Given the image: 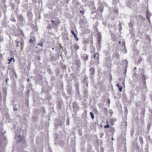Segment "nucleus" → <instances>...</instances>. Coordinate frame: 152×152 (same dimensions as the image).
<instances>
[{
    "instance_id": "f257e3e1",
    "label": "nucleus",
    "mask_w": 152,
    "mask_h": 152,
    "mask_svg": "<svg viewBox=\"0 0 152 152\" xmlns=\"http://www.w3.org/2000/svg\"><path fill=\"white\" fill-rule=\"evenodd\" d=\"M18 140L17 142V143H19L20 142V143H21L22 144L21 145V146L22 147L24 148L25 147V142L24 140H23L20 135H18Z\"/></svg>"
},
{
    "instance_id": "f03ea898",
    "label": "nucleus",
    "mask_w": 152,
    "mask_h": 152,
    "mask_svg": "<svg viewBox=\"0 0 152 152\" xmlns=\"http://www.w3.org/2000/svg\"><path fill=\"white\" fill-rule=\"evenodd\" d=\"M51 22L53 25H54L56 26H58L59 23H61L59 20L58 19L57 20L54 22V21L53 20L51 21Z\"/></svg>"
},
{
    "instance_id": "7ed1b4c3",
    "label": "nucleus",
    "mask_w": 152,
    "mask_h": 152,
    "mask_svg": "<svg viewBox=\"0 0 152 152\" xmlns=\"http://www.w3.org/2000/svg\"><path fill=\"white\" fill-rule=\"evenodd\" d=\"M90 73L92 75H93L94 74L95 69L93 68H91L90 69Z\"/></svg>"
},
{
    "instance_id": "20e7f679",
    "label": "nucleus",
    "mask_w": 152,
    "mask_h": 152,
    "mask_svg": "<svg viewBox=\"0 0 152 152\" xmlns=\"http://www.w3.org/2000/svg\"><path fill=\"white\" fill-rule=\"evenodd\" d=\"M151 15V13L149 12L148 11H147L146 12L147 18L149 21H150V18Z\"/></svg>"
},
{
    "instance_id": "39448f33",
    "label": "nucleus",
    "mask_w": 152,
    "mask_h": 152,
    "mask_svg": "<svg viewBox=\"0 0 152 152\" xmlns=\"http://www.w3.org/2000/svg\"><path fill=\"white\" fill-rule=\"evenodd\" d=\"M83 60L85 61H86L88 60V56L87 54H84L83 55Z\"/></svg>"
},
{
    "instance_id": "423d86ee",
    "label": "nucleus",
    "mask_w": 152,
    "mask_h": 152,
    "mask_svg": "<svg viewBox=\"0 0 152 152\" xmlns=\"http://www.w3.org/2000/svg\"><path fill=\"white\" fill-rule=\"evenodd\" d=\"M73 48L75 50H77L79 49V46L77 44H75L73 45Z\"/></svg>"
},
{
    "instance_id": "0eeeda50",
    "label": "nucleus",
    "mask_w": 152,
    "mask_h": 152,
    "mask_svg": "<svg viewBox=\"0 0 152 152\" xmlns=\"http://www.w3.org/2000/svg\"><path fill=\"white\" fill-rule=\"evenodd\" d=\"M18 18L20 22H22L23 20V17L21 14H20L18 16Z\"/></svg>"
},
{
    "instance_id": "6e6552de",
    "label": "nucleus",
    "mask_w": 152,
    "mask_h": 152,
    "mask_svg": "<svg viewBox=\"0 0 152 152\" xmlns=\"http://www.w3.org/2000/svg\"><path fill=\"white\" fill-rule=\"evenodd\" d=\"M117 87L119 88V91L121 92L122 91V87L121 86L119 83H118L116 85Z\"/></svg>"
},
{
    "instance_id": "1a4fd4ad",
    "label": "nucleus",
    "mask_w": 152,
    "mask_h": 152,
    "mask_svg": "<svg viewBox=\"0 0 152 152\" xmlns=\"http://www.w3.org/2000/svg\"><path fill=\"white\" fill-rule=\"evenodd\" d=\"M99 53H96L94 56V58H96L98 61L99 59Z\"/></svg>"
},
{
    "instance_id": "9d476101",
    "label": "nucleus",
    "mask_w": 152,
    "mask_h": 152,
    "mask_svg": "<svg viewBox=\"0 0 152 152\" xmlns=\"http://www.w3.org/2000/svg\"><path fill=\"white\" fill-rule=\"evenodd\" d=\"M140 141V143L142 144L143 145L144 143V142L143 141V139L142 137L140 136L139 138Z\"/></svg>"
},
{
    "instance_id": "9b49d317",
    "label": "nucleus",
    "mask_w": 152,
    "mask_h": 152,
    "mask_svg": "<svg viewBox=\"0 0 152 152\" xmlns=\"http://www.w3.org/2000/svg\"><path fill=\"white\" fill-rule=\"evenodd\" d=\"M110 132L114 133L115 132V129L114 128L112 127L110 128Z\"/></svg>"
},
{
    "instance_id": "f8f14e48",
    "label": "nucleus",
    "mask_w": 152,
    "mask_h": 152,
    "mask_svg": "<svg viewBox=\"0 0 152 152\" xmlns=\"http://www.w3.org/2000/svg\"><path fill=\"white\" fill-rule=\"evenodd\" d=\"M88 39H85L83 41V42L85 44H87L88 43Z\"/></svg>"
},
{
    "instance_id": "ddd939ff",
    "label": "nucleus",
    "mask_w": 152,
    "mask_h": 152,
    "mask_svg": "<svg viewBox=\"0 0 152 152\" xmlns=\"http://www.w3.org/2000/svg\"><path fill=\"white\" fill-rule=\"evenodd\" d=\"M90 114L91 115V118L92 119H94V115L93 114L92 112H90Z\"/></svg>"
},
{
    "instance_id": "4468645a",
    "label": "nucleus",
    "mask_w": 152,
    "mask_h": 152,
    "mask_svg": "<svg viewBox=\"0 0 152 152\" xmlns=\"http://www.w3.org/2000/svg\"><path fill=\"white\" fill-rule=\"evenodd\" d=\"M11 20L12 22H15L16 21V20L15 18L14 17H12L11 18Z\"/></svg>"
},
{
    "instance_id": "2eb2a0df",
    "label": "nucleus",
    "mask_w": 152,
    "mask_h": 152,
    "mask_svg": "<svg viewBox=\"0 0 152 152\" xmlns=\"http://www.w3.org/2000/svg\"><path fill=\"white\" fill-rule=\"evenodd\" d=\"M74 37L76 39V40L77 41H78V39H78V38L77 37V35L76 34H75L74 36Z\"/></svg>"
},
{
    "instance_id": "dca6fc26",
    "label": "nucleus",
    "mask_w": 152,
    "mask_h": 152,
    "mask_svg": "<svg viewBox=\"0 0 152 152\" xmlns=\"http://www.w3.org/2000/svg\"><path fill=\"white\" fill-rule=\"evenodd\" d=\"M29 42L30 43H33L34 42V40L32 39L31 38L30 39Z\"/></svg>"
},
{
    "instance_id": "f3484780",
    "label": "nucleus",
    "mask_w": 152,
    "mask_h": 152,
    "mask_svg": "<svg viewBox=\"0 0 152 152\" xmlns=\"http://www.w3.org/2000/svg\"><path fill=\"white\" fill-rule=\"evenodd\" d=\"M20 0H15V2L17 4H18L20 3Z\"/></svg>"
},
{
    "instance_id": "a211bd4d",
    "label": "nucleus",
    "mask_w": 152,
    "mask_h": 152,
    "mask_svg": "<svg viewBox=\"0 0 152 152\" xmlns=\"http://www.w3.org/2000/svg\"><path fill=\"white\" fill-rule=\"evenodd\" d=\"M15 42H16V43H17V45H16V46L17 47H18L19 46L18 44L19 43V41L16 40Z\"/></svg>"
},
{
    "instance_id": "6ab92c4d",
    "label": "nucleus",
    "mask_w": 152,
    "mask_h": 152,
    "mask_svg": "<svg viewBox=\"0 0 152 152\" xmlns=\"http://www.w3.org/2000/svg\"><path fill=\"white\" fill-rule=\"evenodd\" d=\"M14 58H10L9 59V62L8 63V64H10L12 60V59H14Z\"/></svg>"
},
{
    "instance_id": "aec40b11",
    "label": "nucleus",
    "mask_w": 152,
    "mask_h": 152,
    "mask_svg": "<svg viewBox=\"0 0 152 152\" xmlns=\"http://www.w3.org/2000/svg\"><path fill=\"white\" fill-rule=\"evenodd\" d=\"M109 127H110V126H109V125L108 124H107V125L106 126H104V128H109Z\"/></svg>"
},
{
    "instance_id": "412c9836",
    "label": "nucleus",
    "mask_w": 152,
    "mask_h": 152,
    "mask_svg": "<svg viewBox=\"0 0 152 152\" xmlns=\"http://www.w3.org/2000/svg\"><path fill=\"white\" fill-rule=\"evenodd\" d=\"M103 110H104V111L106 112H107L108 111L107 108H105V107L104 108Z\"/></svg>"
},
{
    "instance_id": "4be33fe9",
    "label": "nucleus",
    "mask_w": 152,
    "mask_h": 152,
    "mask_svg": "<svg viewBox=\"0 0 152 152\" xmlns=\"http://www.w3.org/2000/svg\"><path fill=\"white\" fill-rule=\"evenodd\" d=\"M71 33L74 36L75 34L73 31L72 30L71 31Z\"/></svg>"
},
{
    "instance_id": "5701e85b",
    "label": "nucleus",
    "mask_w": 152,
    "mask_h": 152,
    "mask_svg": "<svg viewBox=\"0 0 152 152\" xmlns=\"http://www.w3.org/2000/svg\"><path fill=\"white\" fill-rule=\"evenodd\" d=\"M80 12L82 14V15H83L84 13V12L83 11L80 10Z\"/></svg>"
},
{
    "instance_id": "b1692460",
    "label": "nucleus",
    "mask_w": 152,
    "mask_h": 152,
    "mask_svg": "<svg viewBox=\"0 0 152 152\" xmlns=\"http://www.w3.org/2000/svg\"><path fill=\"white\" fill-rule=\"evenodd\" d=\"M14 75L15 78H17V75L16 74L15 72L14 74Z\"/></svg>"
},
{
    "instance_id": "393cba45",
    "label": "nucleus",
    "mask_w": 152,
    "mask_h": 152,
    "mask_svg": "<svg viewBox=\"0 0 152 152\" xmlns=\"http://www.w3.org/2000/svg\"><path fill=\"white\" fill-rule=\"evenodd\" d=\"M107 102L108 104H110V100L109 99H108L107 100Z\"/></svg>"
},
{
    "instance_id": "a878e982",
    "label": "nucleus",
    "mask_w": 152,
    "mask_h": 152,
    "mask_svg": "<svg viewBox=\"0 0 152 152\" xmlns=\"http://www.w3.org/2000/svg\"><path fill=\"white\" fill-rule=\"evenodd\" d=\"M18 110V109L17 108H15L14 107V110L15 111Z\"/></svg>"
},
{
    "instance_id": "bb28decb",
    "label": "nucleus",
    "mask_w": 152,
    "mask_h": 152,
    "mask_svg": "<svg viewBox=\"0 0 152 152\" xmlns=\"http://www.w3.org/2000/svg\"><path fill=\"white\" fill-rule=\"evenodd\" d=\"M23 41H21L20 42V45H23Z\"/></svg>"
},
{
    "instance_id": "cd10ccee",
    "label": "nucleus",
    "mask_w": 152,
    "mask_h": 152,
    "mask_svg": "<svg viewBox=\"0 0 152 152\" xmlns=\"http://www.w3.org/2000/svg\"><path fill=\"white\" fill-rule=\"evenodd\" d=\"M9 79L8 78H7L6 79V83H7L8 81L9 80Z\"/></svg>"
},
{
    "instance_id": "c85d7f7f",
    "label": "nucleus",
    "mask_w": 152,
    "mask_h": 152,
    "mask_svg": "<svg viewBox=\"0 0 152 152\" xmlns=\"http://www.w3.org/2000/svg\"><path fill=\"white\" fill-rule=\"evenodd\" d=\"M2 97L0 96V103L1 102Z\"/></svg>"
},
{
    "instance_id": "c756f323",
    "label": "nucleus",
    "mask_w": 152,
    "mask_h": 152,
    "mask_svg": "<svg viewBox=\"0 0 152 152\" xmlns=\"http://www.w3.org/2000/svg\"><path fill=\"white\" fill-rule=\"evenodd\" d=\"M30 64H29V65H28V67H27V69L28 70H29V67H30Z\"/></svg>"
},
{
    "instance_id": "7c9ffc66",
    "label": "nucleus",
    "mask_w": 152,
    "mask_h": 152,
    "mask_svg": "<svg viewBox=\"0 0 152 152\" xmlns=\"http://www.w3.org/2000/svg\"><path fill=\"white\" fill-rule=\"evenodd\" d=\"M110 124L112 125H113L114 124V122L113 121H111L110 122Z\"/></svg>"
},
{
    "instance_id": "2f4dec72",
    "label": "nucleus",
    "mask_w": 152,
    "mask_h": 152,
    "mask_svg": "<svg viewBox=\"0 0 152 152\" xmlns=\"http://www.w3.org/2000/svg\"><path fill=\"white\" fill-rule=\"evenodd\" d=\"M133 24L132 23H130V24H129V26L130 27H132V26Z\"/></svg>"
},
{
    "instance_id": "473e14b6",
    "label": "nucleus",
    "mask_w": 152,
    "mask_h": 152,
    "mask_svg": "<svg viewBox=\"0 0 152 152\" xmlns=\"http://www.w3.org/2000/svg\"><path fill=\"white\" fill-rule=\"evenodd\" d=\"M39 45L41 46H43V44L41 43H39Z\"/></svg>"
},
{
    "instance_id": "72a5a7b5",
    "label": "nucleus",
    "mask_w": 152,
    "mask_h": 152,
    "mask_svg": "<svg viewBox=\"0 0 152 152\" xmlns=\"http://www.w3.org/2000/svg\"><path fill=\"white\" fill-rule=\"evenodd\" d=\"M27 93H29V92H30V90H27Z\"/></svg>"
},
{
    "instance_id": "f704fd0d",
    "label": "nucleus",
    "mask_w": 152,
    "mask_h": 152,
    "mask_svg": "<svg viewBox=\"0 0 152 152\" xmlns=\"http://www.w3.org/2000/svg\"><path fill=\"white\" fill-rule=\"evenodd\" d=\"M26 94L27 96H28L29 95V93H27V92H26Z\"/></svg>"
},
{
    "instance_id": "c9c22d12",
    "label": "nucleus",
    "mask_w": 152,
    "mask_h": 152,
    "mask_svg": "<svg viewBox=\"0 0 152 152\" xmlns=\"http://www.w3.org/2000/svg\"><path fill=\"white\" fill-rule=\"evenodd\" d=\"M20 32H21V33L22 34H23V31L22 30Z\"/></svg>"
},
{
    "instance_id": "e433bc0d",
    "label": "nucleus",
    "mask_w": 152,
    "mask_h": 152,
    "mask_svg": "<svg viewBox=\"0 0 152 152\" xmlns=\"http://www.w3.org/2000/svg\"><path fill=\"white\" fill-rule=\"evenodd\" d=\"M127 61H126V69L127 68Z\"/></svg>"
},
{
    "instance_id": "4c0bfd02",
    "label": "nucleus",
    "mask_w": 152,
    "mask_h": 152,
    "mask_svg": "<svg viewBox=\"0 0 152 152\" xmlns=\"http://www.w3.org/2000/svg\"><path fill=\"white\" fill-rule=\"evenodd\" d=\"M106 123L107 124H108V120H107V121H106Z\"/></svg>"
},
{
    "instance_id": "58836bf2",
    "label": "nucleus",
    "mask_w": 152,
    "mask_h": 152,
    "mask_svg": "<svg viewBox=\"0 0 152 152\" xmlns=\"http://www.w3.org/2000/svg\"><path fill=\"white\" fill-rule=\"evenodd\" d=\"M3 41V39H0V42H1V41Z\"/></svg>"
},
{
    "instance_id": "ea45409f",
    "label": "nucleus",
    "mask_w": 152,
    "mask_h": 152,
    "mask_svg": "<svg viewBox=\"0 0 152 152\" xmlns=\"http://www.w3.org/2000/svg\"><path fill=\"white\" fill-rule=\"evenodd\" d=\"M5 100H6V98H4V99H3V100H4V101H5Z\"/></svg>"
},
{
    "instance_id": "a19ab883",
    "label": "nucleus",
    "mask_w": 152,
    "mask_h": 152,
    "mask_svg": "<svg viewBox=\"0 0 152 152\" xmlns=\"http://www.w3.org/2000/svg\"><path fill=\"white\" fill-rule=\"evenodd\" d=\"M0 96H1V91H0Z\"/></svg>"
},
{
    "instance_id": "79ce46f5",
    "label": "nucleus",
    "mask_w": 152,
    "mask_h": 152,
    "mask_svg": "<svg viewBox=\"0 0 152 152\" xmlns=\"http://www.w3.org/2000/svg\"><path fill=\"white\" fill-rule=\"evenodd\" d=\"M111 139H112V140H114V139L113 137H112L111 138Z\"/></svg>"
},
{
    "instance_id": "37998d69",
    "label": "nucleus",
    "mask_w": 152,
    "mask_h": 152,
    "mask_svg": "<svg viewBox=\"0 0 152 152\" xmlns=\"http://www.w3.org/2000/svg\"><path fill=\"white\" fill-rule=\"evenodd\" d=\"M29 79H27V81L28 82V81H29Z\"/></svg>"
},
{
    "instance_id": "c03bdc74",
    "label": "nucleus",
    "mask_w": 152,
    "mask_h": 152,
    "mask_svg": "<svg viewBox=\"0 0 152 152\" xmlns=\"http://www.w3.org/2000/svg\"><path fill=\"white\" fill-rule=\"evenodd\" d=\"M145 152H148V151H145Z\"/></svg>"
},
{
    "instance_id": "a18cd8bd",
    "label": "nucleus",
    "mask_w": 152,
    "mask_h": 152,
    "mask_svg": "<svg viewBox=\"0 0 152 152\" xmlns=\"http://www.w3.org/2000/svg\"><path fill=\"white\" fill-rule=\"evenodd\" d=\"M1 14L0 13V17H1Z\"/></svg>"
},
{
    "instance_id": "49530a36",
    "label": "nucleus",
    "mask_w": 152,
    "mask_h": 152,
    "mask_svg": "<svg viewBox=\"0 0 152 152\" xmlns=\"http://www.w3.org/2000/svg\"><path fill=\"white\" fill-rule=\"evenodd\" d=\"M4 139H5V140L6 139V137L4 138Z\"/></svg>"
},
{
    "instance_id": "de8ad7c7",
    "label": "nucleus",
    "mask_w": 152,
    "mask_h": 152,
    "mask_svg": "<svg viewBox=\"0 0 152 152\" xmlns=\"http://www.w3.org/2000/svg\"><path fill=\"white\" fill-rule=\"evenodd\" d=\"M36 48H37V46L36 47Z\"/></svg>"
},
{
    "instance_id": "09e8293b",
    "label": "nucleus",
    "mask_w": 152,
    "mask_h": 152,
    "mask_svg": "<svg viewBox=\"0 0 152 152\" xmlns=\"http://www.w3.org/2000/svg\"><path fill=\"white\" fill-rule=\"evenodd\" d=\"M123 84H124V82H123Z\"/></svg>"
}]
</instances>
